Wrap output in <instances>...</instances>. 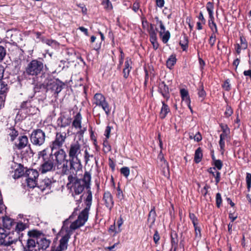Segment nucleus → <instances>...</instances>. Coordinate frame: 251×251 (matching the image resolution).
<instances>
[{
  "instance_id": "1",
  "label": "nucleus",
  "mask_w": 251,
  "mask_h": 251,
  "mask_svg": "<svg viewBox=\"0 0 251 251\" xmlns=\"http://www.w3.org/2000/svg\"><path fill=\"white\" fill-rule=\"evenodd\" d=\"M85 204L86 207L79 214L76 219L74 220L77 215V210L75 209L69 218L63 222L61 230L62 236L59 241V245L57 247L62 251H65L67 249L68 243L73 231L83 226L88 220L89 210L92 205V195L90 191L88 192Z\"/></svg>"
},
{
  "instance_id": "2",
  "label": "nucleus",
  "mask_w": 251,
  "mask_h": 251,
  "mask_svg": "<svg viewBox=\"0 0 251 251\" xmlns=\"http://www.w3.org/2000/svg\"><path fill=\"white\" fill-rule=\"evenodd\" d=\"M77 173L73 174L70 173L68 175V183L67 186H70L71 189L73 192V195H79L82 193L84 189H88L87 195H88V192L91 191L90 190V183L91 180V174L90 172L86 171L84 173L83 178L82 179L78 178L77 177ZM92 196V193H91ZM88 197V196H87ZM87 198V197H86ZM87 199V198H86ZM85 199V200H86ZM85 201H84V202Z\"/></svg>"
},
{
  "instance_id": "3",
  "label": "nucleus",
  "mask_w": 251,
  "mask_h": 251,
  "mask_svg": "<svg viewBox=\"0 0 251 251\" xmlns=\"http://www.w3.org/2000/svg\"><path fill=\"white\" fill-rule=\"evenodd\" d=\"M68 157L75 173L81 171L82 165L80 157L81 156V145L78 141L72 143L67 149Z\"/></svg>"
},
{
  "instance_id": "4",
  "label": "nucleus",
  "mask_w": 251,
  "mask_h": 251,
  "mask_svg": "<svg viewBox=\"0 0 251 251\" xmlns=\"http://www.w3.org/2000/svg\"><path fill=\"white\" fill-rule=\"evenodd\" d=\"M54 155L57 167L61 170L62 174L67 175L70 173L76 174L71 162H69L70 159L69 157L67 158V153L63 149H58L54 153Z\"/></svg>"
},
{
  "instance_id": "5",
  "label": "nucleus",
  "mask_w": 251,
  "mask_h": 251,
  "mask_svg": "<svg viewBox=\"0 0 251 251\" xmlns=\"http://www.w3.org/2000/svg\"><path fill=\"white\" fill-rule=\"evenodd\" d=\"M38 89L35 87L32 93L29 95L28 99L26 101H23L21 105V107L23 110H26V112L29 114H34L39 111L38 108L37 107V103L39 100L34 98V95Z\"/></svg>"
},
{
  "instance_id": "6",
  "label": "nucleus",
  "mask_w": 251,
  "mask_h": 251,
  "mask_svg": "<svg viewBox=\"0 0 251 251\" xmlns=\"http://www.w3.org/2000/svg\"><path fill=\"white\" fill-rule=\"evenodd\" d=\"M47 92L56 97L63 89L64 84L58 79L46 80L44 82Z\"/></svg>"
},
{
  "instance_id": "7",
  "label": "nucleus",
  "mask_w": 251,
  "mask_h": 251,
  "mask_svg": "<svg viewBox=\"0 0 251 251\" xmlns=\"http://www.w3.org/2000/svg\"><path fill=\"white\" fill-rule=\"evenodd\" d=\"M44 64L37 59L32 60L27 65L25 73L27 75H37L42 71Z\"/></svg>"
},
{
  "instance_id": "8",
  "label": "nucleus",
  "mask_w": 251,
  "mask_h": 251,
  "mask_svg": "<svg viewBox=\"0 0 251 251\" xmlns=\"http://www.w3.org/2000/svg\"><path fill=\"white\" fill-rule=\"evenodd\" d=\"M28 235L30 237L36 238V242L39 250H44L49 247L50 243V240L47 239L43 236H41V233L39 231L36 230L31 231L28 232Z\"/></svg>"
},
{
  "instance_id": "9",
  "label": "nucleus",
  "mask_w": 251,
  "mask_h": 251,
  "mask_svg": "<svg viewBox=\"0 0 251 251\" xmlns=\"http://www.w3.org/2000/svg\"><path fill=\"white\" fill-rule=\"evenodd\" d=\"M45 133L40 129L33 130L30 136L31 143L35 146H41L45 142Z\"/></svg>"
},
{
  "instance_id": "10",
  "label": "nucleus",
  "mask_w": 251,
  "mask_h": 251,
  "mask_svg": "<svg viewBox=\"0 0 251 251\" xmlns=\"http://www.w3.org/2000/svg\"><path fill=\"white\" fill-rule=\"evenodd\" d=\"M94 103L96 105L101 107L105 111L107 115H109L110 112V108L109 104L106 101L104 96L100 93H97L94 97Z\"/></svg>"
},
{
  "instance_id": "11",
  "label": "nucleus",
  "mask_w": 251,
  "mask_h": 251,
  "mask_svg": "<svg viewBox=\"0 0 251 251\" xmlns=\"http://www.w3.org/2000/svg\"><path fill=\"white\" fill-rule=\"evenodd\" d=\"M55 164L54 163V159L52 154H50L49 158L44 159L43 162L40 166V171L41 173L45 174L48 172L54 170Z\"/></svg>"
},
{
  "instance_id": "12",
  "label": "nucleus",
  "mask_w": 251,
  "mask_h": 251,
  "mask_svg": "<svg viewBox=\"0 0 251 251\" xmlns=\"http://www.w3.org/2000/svg\"><path fill=\"white\" fill-rule=\"evenodd\" d=\"M66 138V133L65 132H57L55 139L52 141L50 148L51 150L60 149L64 143Z\"/></svg>"
},
{
  "instance_id": "13",
  "label": "nucleus",
  "mask_w": 251,
  "mask_h": 251,
  "mask_svg": "<svg viewBox=\"0 0 251 251\" xmlns=\"http://www.w3.org/2000/svg\"><path fill=\"white\" fill-rule=\"evenodd\" d=\"M20 236L16 234L14 232H12L7 234L4 240L1 242V244L4 246H9L15 244L18 241L21 242Z\"/></svg>"
},
{
  "instance_id": "14",
  "label": "nucleus",
  "mask_w": 251,
  "mask_h": 251,
  "mask_svg": "<svg viewBox=\"0 0 251 251\" xmlns=\"http://www.w3.org/2000/svg\"><path fill=\"white\" fill-rule=\"evenodd\" d=\"M82 116L81 114L77 113L74 117V119L72 123V126L76 129H79L77 134L82 136L84 132L86 131V127H82L81 126Z\"/></svg>"
},
{
  "instance_id": "15",
  "label": "nucleus",
  "mask_w": 251,
  "mask_h": 251,
  "mask_svg": "<svg viewBox=\"0 0 251 251\" xmlns=\"http://www.w3.org/2000/svg\"><path fill=\"white\" fill-rule=\"evenodd\" d=\"M158 158L159 159V163L160 164V169L161 170L163 175L165 176H169L170 170L168 162L161 154L158 155Z\"/></svg>"
},
{
  "instance_id": "16",
  "label": "nucleus",
  "mask_w": 251,
  "mask_h": 251,
  "mask_svg": "<svg viewBox=\"0 0 251 251\" xmlns=\"http://www.w3.org/2000/svg\"><path fill=\"white\" fill-rule=\"evenodd\" d=\"M55 183L56 181L54 180L53 178L46 177L41 181L40 187L42 190H50L54 187V184Z\"/></svg>"
},
{
  "instance_id": "17",
  "label": "nucleus",
  "mask_w": 251,
  "mask_h": 251,
  "mask_svg": "<svg viewBox=\"0 0 251 251\" xmlns=\"http://www.w3.org/2000/svg\"><path fill=\"white\" fill-rule=\"evenodd\" d=\"M160 23V30L159 32V36L162 39V42L166 44L169 41L171 35L170 33L168 30H166L165 27L163 24V22Z\"/></svg>"
},
{
  "instance_id": "18",
  "label": "nucleus",
  "mask_w": 251,
  "mask_h": 251,
  "mask_svg": "<svg viewBox=\"0 0 251 251\" xmlns=\"http://www.w3.org/2000/svg\"><path fill=\"white\" fill-rule=\"evenodd\" d=\"M27 146L30 147V145L28 144V139L26 135H22L19 137L17 143L15 144V146L18 150H22Z\"/></svg>"
},
{
  "instance_id": "19",
  "label": "nucleus",
  "mask_w": 251,
  "mask_h": 251,
  "mask_svg": "<svg viewBox=\"0 0 251 251\" xmlns=\"http://www.w3.org/2000/svg\"><path fill=\"white\" fill-rule=\"evenodd\" d=\"M103 199L104 201L105 206L109 210H111L114 205V201L111 194L108 191L104 192Z\"/></svg>"
},
{
  "instance_id": "20",
  "label": "nucleus",
  "mask_w": 251,
  "mask_h": 251,
  "mask_svg": "<svg viewBox=\"0 0 251 251\" xmlns=\"http://www.w3.org/2000/svg\"><path fill=\"white\" fill-rule=\"evenodd\" d=\"M159 92L162 96L168 100L170 98L169 89L164 81L160 82L158 86Z\"/></svg>"
},
{
  "instance_id": "21",
  "label": "nucleus",
  "mask_w": 251,
  "mask_h": 251,
  "mask_svg": "<svg viewBox=\"0 0 251 251\" xmlns=\"http://www.w3.org/2000/svg\"><path fill=\"white\" fill-rule=\"evenodd\" d=\"M5 134L10 137L11 141H13L18 136V131L13 126H7L5 128Z\"/></svg>"
},
{
  "instance_id": "22",
  "label": "nucleus",
  "mask_w": 251,
  "mask_h": 251,
  "mask_svg": "<svg viewBox=\"0 0 251 251\" xmlns=\"http://www.w3.org/2000/svg\"><path fill=\"white\" fill-rule=\"evenodd\" d=\"M36 244V238L28 239L26 241L25 246L24 247V251H32Z\"/></svg>"
},
{
  "instance_id": "23",
  "label": "nucleus",
  "mask_w": 251,
  "mask_h": 251,
  "mask_svg": "<svg viewBox=\"0 0 251 251\" xmlns=\"http://www.w3.org/2000/svg\"><path fill=\"white\" fill-rule=\"evenodd\" d=\"M72 122V119L71 118H66L64 116L59 117L57 120L58 125L62 127H65L70 125Z\"/></svg>"
},
{
  "instance_id": "24",
  "label": "nucleus",
  "mask_w": 251,
  "mask_h": 251,
  "mask_svg": "<svg viewBox=\"0 0 251 251\" xmlns=\"http://www.w3.org/2000/svg\"><path fill=\"white\" fill-rule=\"evenodd\" d=\"M179 45L183 50H186L188 46V39L186 34L183 33L180 37Z\"/></svg>"
},
{
  "instance_id": "25",
  "label": "nucleus",
  "mask_w": 251,
  "mask_h": 251,
  "mask_svg": "<svg viewBox=\"0 0 251 251\" xmlns=\"http://www.w3.org/2000/svg\"><path fill=\"white\" fill-rule=\"evenodd\" d=\"M180 94L182 100L184 101L186 104L191 103V100L189 95L188 91L185 89H181Z\"/></svg>"
},
{
  "instance_id": "26",
  "label": "nucleus",
  "mask_w": 251,
  "mask_h": 251,
  "mask_svg": "<svg viewBox=\"0 0 251 251\" xmlns=\"http://www.w3.org/2000/svg\"><path fill=\"white\" fill-rule=\"evenodd\" d=\"M25 224L22 222L18 223H17L16 226H15V230L13 232H14L16 234H17L18 235H19L21 238L23 234H21L20 233L24 231L25 229Z\"/></svg>"
},
{
  "instance_id": "27",
  "label": "nucleus",
  "mask_w": 251,
  "mask_h": 251,
  "mask_svg": "<svg viewBox=\"0 0 251 251\" xmlns=\"http://www.w3.org/2000/svg\"><path fill=\"white\" fill-rule=\"evenodd\" d=\"M156 217V214L155 210V207L152 206L148 215V221L151 223V225L154 224Z\"/></svg>"
},
{
  "instance_id": "28",
  "label": "nucleus",
  "mask_w": 251,
  "mask_h": 251,
  "mask_svg": "<svg viewBox=\"0 0 251 251\" xmlns=\"http://www.w3.org/2000/svg\"><path fill=\"white\" fill-rule=\"evenodd\" d=\"M162 106L160 112V117L161 119H164L167 114L170 112L169 106L164 101L162 102Z\"/></svg>"
},
{
  "instance_id": "29",
  "label": "nucleus",
  "mask_w": 251,
  "mask_h": 251,
  "mask_svg": "<svg viewBox=\"0 0 251 251\" xmlns=\"http://www.w3.org/2000/svg\"><path fill=\"white\" fill-rule=\"evenodd\" d=\"M25 175L26 176L27 178L37 179L39 176V173L36 170L29 169L26 171Z\"/></svg>"
},
{
  "instance_id": "30",
  "label": "nucleus",
  "mask_w": 251,
  "mask_h": 251,
  "mask_svg": "<svg viewBox=\"0 0 251 251\" xmlns=\"http://www.w3.org/2000/svg\"><path fill=\"white\" fill-rule=\"evenodd\" d=\"M202 157V150L201 148H198L195 151L194 160L196 163H199L201 160Z\"/></svg>"
},
{
  "instance_id": "31",
  "label": "nucleus",
  "mask_w": 251,
  "mask_h": 251,
  "mask_svg": "<svg viewBox=\"0 0 251 251\" xmlns=\"http://www.w3.org/2000/svg\"><path fill=\"white\" fill-rule=\"evenodd\" d=\"M24 174V168L21 165H19L18 168H17L14 172V175H13V177L16 178H18L22 176Z\"/></svg>"
},
{
  "instance_id": "32",
  "label": "nucleus",
  "mask_w": 251,
  "mask_h": 251,
  "mask_svg": "<svg viewBox=\"0 0 251 251\" xmlns=\"http://www.w3.org/2000/svg\"><path fill=\"white\" fill-rule=\"evenodd\" d=\"M176 55L174 54L171 55L170 57L168 59L166 62V65L167 67L171 69L172 67L176 63Z\"/></svg>"
},
{
  "instance_id": "33",
  "label": "nucleus",
  "mask_w": 251,
  "mask_h": 251,
  "mask_svg": "<svg viewBox=\"0 0 251 251\" xmlns=\"http://www.w3.org/2000/svg\"><path fill=\"white\" fill-rule=\"evenodd\" d=\"M37 179L32 178H27L26 182L27 186L30 188H34L37 184Z\"/></svg>"
},
{
  "instance_id": "34",
  "label": "nucleus",
  "mask_w": 251,
  "mask_h": 251,
  "mask_svg": "<svg viewBox=\"0 0 251 251\" xmlns=\"http://www.w3.org/2000/svg\"><path fill=\"white\" fill-rule=\"evenodd\" d=\"M206 9L208 12L209 17H212L213 14L214 5L212 2H208L206 4Z\"/></svg>"
},
{
  "instance_id": "35",
  "label": "nucleus",
  "mask_w": 251,
  "mask_h": 251,
  "mask_svg": "<svg viewBox=\"0 0 251 251\" xmlns=\"http://www.w3.org/2000/svg\"><path fill=\"white\" fill-rule=\"evenodd\" d=\"M111 150V146L109 145L107 139H105L103 143V150L105 152H108Z\"/></svg>"
},
{
  "instance_id": "36",
  "label": "nucleus",
  "mask_w": 251,
  "mask_h": 251,
  "mask_svg": "<svg viewBox=\"0 0 251 251\" xmlns=\"http://www.w3.org/2000/svg\"><path fill=\"white\" fill-rule=\"evenodd\" d=\"M198 94L199 98L201 99V101L203 100L206 96V93L204 90L203 87L202 85L198 90Z\"/></svg>"
},
{
  "instance_id": "37",
  "label": "nucleus",
  "mask_w": 251,
  "mask_h": 251,
  "mask_svg": "<svg viewBox=\"0 0 251 251\" xmlns=\"http://www.w3.org/2000/svg\"><path fill=\"white\" fill-rule=\"evenodd\" d=\"M120 173L125 177L127 178L129 175L130 170L128 167H124L120 169Z\"/></svg>"
},
{
  "instance_id": "38",
  "label": "nucleus",
  "mask_w": 251,
  "mask_h": 251,
  "mask_svg": "<svg viewBox=\"0 0 251 251\" xmlns=\"http://www.w3.org/2000/svg\"><path fill=\"white\" fill-rule=\"evenodd\" d=\"M240 44L242 50H246L248 48V43L246 39L243 36H240Z\"/></svg>"
},
{
  "instance_id": "39",
  "label": "nucleus",
  "mask_w": 251,
  "mask_h": 251,
  "mask_svg": "<svg viewBox=\"0 0 251 251\" xmlns=\"http://www.w3.org/2000/svg\"><path fill=\"white\" fill-rule=\"evenodd\" d=\"M246 180L248 191H250L251 187V174L249 173L246 174Z\"/></svg>"
},
{
  "instance_id": "40",
  "label": "nucleus",
  "mask_w": 251,
  "mask_h": 251,
  "mask_svg": "<svg viewBox=\"0 0 251 251\" xmlns=\"http://www.w3.org/2000/svg\"><path fill=\"white\" fill-rule=\"evenodd\" d=\"M8 88L7 84H4L3 83L1 84V88L0 90V95L4 96L5 98V93L7 92Z\"/></svg>"
},
{
  "instance_id": "41",
  "label": "nucleus",
  "mask_w": 251,
  "mask_h": 251,
  "mask_svg": "<svg viewBox=\"0 0 251 251\" xmlns=\"http://www.w3.org/2000/svg\"><path fill=\"white\" fill-rule=\"evenodd\" d=\"M6 54L5 48L0 45V62H1L5 57Z\"/></svg>"
},
{
  "instance_id": "42",
  "label": "nucleus",
  "mask_w": 251,
  "mask_h": 251,
  "mask_svg": "<svg viewBox=\"0 0 251 251\" xmlns=\"http://www.w3.org/2000/svg\"><path fill=\"white\" fill-rule=\"evenodd\" d=\"M102 4L107 9L110 10L112 9V5L109 0H102Z\"/></svg>"
},
{
  "instance_id": "43",
  "label": "nucleus",
  "mask_w": 251,
  "mask_h": 251,
  "mask_svg": "<svg viewBox=\"0 0 251 251\" xmlns=\"http://www.w3.org/2000/svg\"><path fill=\"white\" fill-rule=\"evenodd\" d=\"M222 203V199L220 193H218L216 196V203L217 206L219 208L220 207Z\"/></svg>"
},
{
  "instance_id": "44",
  "label": "nucleus",
  "mask_w": 251,
  "mask_h": 251,
  "mask_svg": "<svg viewBox=\"0 0 251 251\" xmlns=\"http://www.w3.org/2000/svg\"><path fill=\"white\" fill-rule=\"evenodd\" d=\"M220 126L222 129L223 132H225L226 134H229L230 133V129L227 125H224L223 124H221L220 125Z\"/></svg>"
},
{
  "instance_id": "45",
  "label": "nucleus",
  "mask_w": 251,
  "mask_h": 251,
  "mask_svg": "<svg viewBox=\"0 0 251 251\" xmlns=\"http://www.w3.org/2000/svg\"><path fill=\"white\" fill-rule=\"evenodd\" d=\"M189 217L193 224V226L198 225V219L194 213H190Z\"/></svg>"
},
{
  "instance_id": "46",
  "label": "nucleus",
  "mask_w": 251,
  "mask_h": 251,
  "mask_svg": "<svg viewBox=\"0 0 251 251\" xmlns=\"http://www.w3.org/2000/svg\"><path fill=\"white\" fill-rule=\"evenodd\" d=\"M214 165L215 168H217L219 170H220L222 168L223 165V162L219 159L215 160V162H214Z\"/></svg>"
},
{
  "instance_id": "47",
  "label": "nucleus",
  "mask_w": 251,
  "mask_h": 251,
  "mask_svg": "<svg viewBox=\"0 0 251 251\" xmlns=\"http://www.w3.org/2000/svg\"><path fill=\"white\" fill-rule=\"evenodd\" d=\"M216 37L215 34L212 33L210 37L209 40V43L210 44L211 47L214 46L215 43L216 42Z\"/></svg>"
},
{
  "instance_id": "48",
  "label": "nucleus",
  "mask_w": 251,
  "mask_h": 251,
  "mask_svg": "<svg viewBox=\"0 0 251 251\" xmlns=\"http://www.w3.org/2000/svg\"><path fill=\"white\" fill-rule=\"evenodd\" d=\"M194 226L195 228L196 237L197 238H200L201 237V228L198 226V225Z\"/></svg>"
},
{
  "instance_id": "49",
  "label": "nucleus",
  "mask_w": 251,
  "mask_h": 251,
  "mask_svg": "<svg viewBox=\"0 0 251 251\" xmlns=\"http://www.w3.org/2000/svg\"><path fill=\"white\" fill-rule=\"evenodd\" d=\"M208 25L213 32L212 33L215 34L218 33V29L216 23L208 24Z\"/></svg>"
},
{
  "instance_id": "50",
  "label": "nucleus",
  "mask_w": 251,
  "mask_h": 251,
  "mask_svg": "<svg viewBox=\"0 0 251 251\" xmlns=\"http://www.w3.org/2000/svg\"><path fill=\"white\" fill-rule=\"evenodd\" d=\"M7 235L6 230L2 227H0V240H4Z\"/></svg>"
},
{
  "instance_id": "51",
  "label": "nucleus",
  "mask_w": 251,
  "mask_h": 251,
  "mask_svg": "<svg viewBox=\"0 0 251 251\" xmlns=\"http://www.w3.org/2000/svg\"><path fill=\"white\" fill-rule=\"evenodd\" d=\"M223 87L224 89L227 91H228L230 89V85L229 84V80H226L224 84H223Z\"/></svg>"
},
{
  "instance_id": "52",
  "label": "nucleus",
  "mask_w": 251,
  "mask_h": 251,
  "mask_svg": "<svg viewBox=\"0 0 251 251\" xmlns=\"http://www.w3.org/2000/svg\"><path fill=\"white\" fill-rule=\"evenodd\" d=\"M232 113H233V110L231 109V107L227 105L226 107V110L225 112V115L227 117H228L230 116L232 114Z\"/></svg>"
},
{
  "instance_id": "53",
  "label": "nucleus",
  "mask_w": 251,
  "mask_h": 251,
  "mask_svg": "<svg viewBox=\"0 0 251 251\" xmlns=\"http://www.w3.org/2000/svg\"><path fill=\"white\" fill-rule=\"evenodd\" d=\"M153 241H154V243L156 244H157L158 243V241L160 239V236H159L158 232L157 231V230H156L155 231V233L153 235Z\"/></svg>"
},
{
  "instance_id": "54",
  "label": "nucleus",
  "mask_w": 251,
  "mask_h": 251,
  "mask_svg": "<svg viewBox=\"0 0 251 251\" xmlns=\"http://www.w3.org/2000/svg\"><path fill=\"white\" fill-rule=\"evenodd\" d=\"M131 59L128 58H126V60L125 63V68H126V69L131 70Z\"/></svg>"
},
{
  "instance_id": "55",
  "label": "nucleus",
  "mask_w": 251,
  "mask_h": 251,
  "mask_svg": "<svg viewBox=\"0 0 251 251\" xmlns=\"http://www.w3.org/2000/svg\"><path fill=\"white\" fill-rule=\"evenodd\" d=\"M150 40L154 41L157 40V35L155 31H149Z\"/></svg>"
},
{
  "instance_id": "56",
  "label": "nucleus",
  "mask_w": 251,
  "mask_h": 251,
  "mask_svg": "<svg viewBox=\"0 0 251 251\" xmlns=\"http://www.w3.org/2000/svg\"><path fill=\"white\" fill-rule=\"evenodd\" d=\"M44 42L49 46H55L57 44L55 41L50 39H46Z\"/></svg>"
},
{
  "instance_id": "57",
  "label": "nucleus",
  "mask_w": 251,
  "mask_h": 251,
  "mask_svg": "<svg viewBox=\"0 0 251 251\" xmlns=\"http://www.w3.org/2000/svg\"><path fill=\"white\" fill-rule=\"evenodd\" d=\"M219 145L220 147L221 150L222 151V153H223L224 151H225V142L224 139H220L219 141Z\"/></svg>"
},
{
  "instance_id": "58",
  "label": "nucleus",
  "mask_w": 251,
  "mask_h": 251,
  "mask_svg": "<svg viewBox=\"0 0 251 251\" xmlns=\"http://www.w3.org/2000/svg\"><path fill=\"white\" fill-rule=\"evenodd\" d=\"M111 129V127L109 126H107L105 129L104 135L106 137V139H108L110 137Z\"/></svg>"
},
{
  "instance_id": "59",
  "label": "nucleus",
  "mask_w": 251,
  "mask_h": 251,
  "mask_svg": "<svg viewBox=\"0 0 251 251\" xmlns=\"http://www.w3.org/2000/svg\"><path fill=\"white\" fill-rule=\"evenodd\" d=\"M220 176H221V173L218 171H216V175H215V176H214V177L215 178V181H216V184H217L220 181Z\"/></svg>"
},
{
  "instance_id": "60",
  "label": "nucleus",
  "mask_w": 251,
  "mask_h": 251,
  "mask_svg": "<svg viewBox=\"0 0 251 251\" xmlns=\"http://www.w3.org/2000/svg\"><path fill=\"white\" fill-rule=\"evenodd\" d=\"M39 157H41L43 158V160L44 159H46L45 156L47 155V150L44 149L43 151H40L38 153Z\"/></svg>"
},
{
  "instance_id": "61",
  "label": "nucleus",
  "mask_w": 251,
  "mask_h": 251,
  "mask_svg": "<svg viewBox=\"0 0 251 251\" xmlns=\"http://www.w3.org/2000/svg\"><path fill=\"white\" fill-rule=\"evenodd\" d=\"M3 222L5 224H6V226L7 227L8 225H11L12 224L11 220L8 217L4 218L3 219Z\"/></svg>"
},
{
  "instance_id": "62",
  "label": "nucleus",
  "mask_w": 251,
  "mask_h": 251,
  "mask_svg": "<svg viewBox=\"0 0 251 251\" xmlns=\"http://www.w3.org/2000/svg\"><path fill=\"white\" fill-rule=\"evenodd\" d=\"M194 139L197 142H199L201 140L202 137L200 132H198L197 134H196V135L194 136Z\"/></svg>"
},
{
  "instance_id": "63",
  "label": "nucleus",
  "mask_w": 251,
  "mask_h": 251,
  "mask_svg": "<svg viewBox=\"0 0 251 251\" xmlns=\"http://www.w3.org/2000/svg\"><path fill=\"white\" fill-rule=\"evenodd\" d=\"M139 3L138 2H135L133 4V6H132V10L135 12H136L139 9Z\"/></svg>"
},
{
  "instance_id": "64",
  "label": "nucleus",
  "mask_w": 251,
  "mask_h": 251,
  "mask_svg": "<svg viewBox=\"0 0 251 251\" xmlns=\"http://www.w3.org/2000/svg\"><path fill=\"white\" fill-rule=\"evenodd\" d=\"M156 4L158 7L162 8L164 5V0H156Z\"/></svg>"
}]
</instances>
